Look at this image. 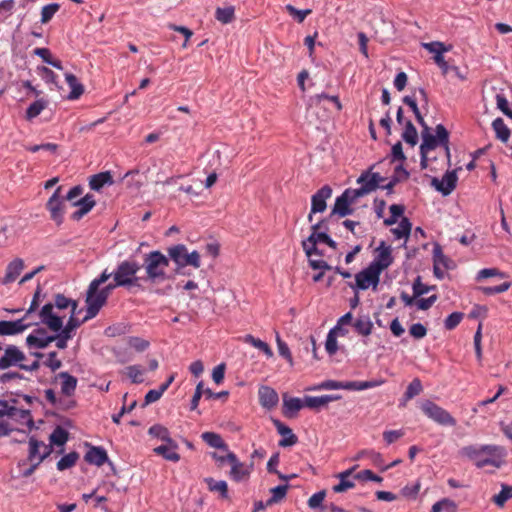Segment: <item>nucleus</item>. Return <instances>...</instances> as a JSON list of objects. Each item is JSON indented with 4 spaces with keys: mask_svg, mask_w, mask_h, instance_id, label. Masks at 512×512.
<instances>
[{
    "mask_svg": "<svg viewBox=\"0 0 512 512\" xmlns=\"http://www.w3.org/2000/svg\"><path fill=\"white\" fill-rule=\"evenodd\" d=\"M457 170L447 171L442 180H439L436 177H433L431 180V185L443 196L450 195L457 185Z\"/></svg>",
    "mask_w": 512,
    "mask_h": 512,
    "instance_id": "4468645a",
    "label": "nucleus"
},
{
    "mask_svg": "<svg viewBox=\"0 0 512 512\" xmlns=\"http://www.w3.org/2000/svg\"><path fill=\"white\" fill-rule=\"evenodd\" d=\"M47 106V101L38 99L34 101L26 110V119L32 120L37 117Z\"/></svg>",
    "mask_w": 512,
    "mask_h": 512,
    "instance_id": "864d4df0",
    "label": "nucleus"
},
{
    "mask_svg": "<svg viewBox=\"0 0 512 512\" xmlns=\"http://www.w3.org/2000/svg\"><path fill=\"white\" fill-rule=\"evenodd\" d=\"M178 448H173L169 444L160 445L153 449V452L157 455L162 456L165 460L178 462L180 460V455L177 453Z\"/></svg>",
    "mask_w": 512,
    "mask_h": 512,
    "instance_id": "c9c22d12",
    "label": "nucleus"
},
{
    "mask_svg": "<svg viewBox=\"0 0 512 512\" xmlns=\"http://www.w3.org/2000/svg\"><path fill=\"white\" fill-rule=\"evenodd\" d=\"M128 345L137 352H143L149 347L150 343L140 337H129Z\"/></svg>",
    "mask_w": 512,
    "mask_h": 512,
    "instance_id": "0e129e2a",
    "label": "nucleus"
},
{
    "mask_svg": "<svg viewBox=\"0 0 512 512\" xmlns=\"http://www.w3.org/2000/svg\"><path fill=\"white\" fill-rule=\"evenodd\" d=\"M483 454H487L488 457L483 460L477 461L476 467L483 468L487 465H492L496 468H500L504 465V458L507 455L506 449L499 445H482Z\"/></svg>",
    "mask_w": 512,
    "mask_h": 512,
    "instance_id": "1a4fd4ad",
    "label": "nucleus"
},
{
    "mask_svg": "<svg viewBox=\"0 0 512 512\" xmlns=\"http://www.w3.org/2000/svg\"><path fill=\"white\" fill-rule=\"evenodd\" d=\"M435 132L436 134L433 135L431 133V129H425V131H421L422 143L420 145V150L429 153L431 150L441 146L444 148L446 157L450 162L449 132L442 124H438L435 127Z\"/></svg>",
    "mask_w": 512,
    "mask_h": 512,
    "instance_id": "39448f33",
    "label": "nucleus"
},
{
    "mask_svg": "<svg viewBox=\"0 0 512 512\" xmlns=\"http://www.w3.org/2000/svg\"><path fill=\"white\" fill-rule=\"evenodd\" d=\"M128 377L133 383L139 384L143 382V371L138 365H131L126 368Z\"/></svg>",
    "mask_w": 512,
    "mask_h": 512,
    "instance_id": "338daca9",
    "label": "nucleus"
},
{
    "mask_svg": "<svg viewBox=\"0 0 512 512\" xmlns=\"http://www.w3.org/2000/svg\"><path fill=\"white\" fill-rule=\"evenodd\" d=\"M380 274L377 270H375L373 267L368 265L365 269L361 270L355 275V285L352 283H349V286L352 289H360V290H366L370 286H372L373 290L377 289V286L380 281Z\"/></svg>",
    "mask_w": 512,
    "mask_h": 512,
    "instance_id": "9d476101",
    "label": "nucleus"
},
{
    "mask_svg": "<svg viewBox=\"0 0 512 512\" xmlns=\"http://www.w3.org/2000/svg\"><path fill=\"white\" fill-rule=\"evenodd\" d=\"M370 170H365L357 179V183L361 184V188L366 195L378 189L377 184L370 177Z\"/></svg>",
    "mask_w": 512,
    "mask_h": 512,
    "instance_id": "37998d69",
    "label": "nucleus"
},
{
    "mask_svg": "<svg viewBox=\"0 0 512 512\" xmlns=\"http://www.w3.org/2000/svg\"><path fill=\"white\" fill-rule=\"evenodd\" d=\"M410 173L403 167V164H399L395 167L394 173L391 176L389 182L382 186V189L387 191L390 195L393 193V188L400 182L405 181L409 178Z\"/></svg>",
    "mask_w": 512,
    "mask_h": 512,
    "instance_id": "393cba45",
    "label": "nucleus"
},
{
    "mask_svg": "<svg viewBox=\"0 0 512 512\" xmlns=\"http://www.w3.org/2000/svg\"><path fill=\"white\" fill-rule=\"evenodd\" d=\"M201 438L210 447L228 451V445L223 441L222 437L215 432H204Z\"/></svg>",
    "mask_w": 512,
    "mask_h": 512,
    "instance_id": "f704fd0d",
    "label": "nucleus"
},
{
    "mask_svg": "<svg viewBox=\"0 0 512 512\" xmlns=\"http://www.w3.org/2000/svg\"><path fill=\"white\" fill-rule=\"evenodd\" d=\"M463 319L462 312L451 313L444 321V326L447 330H453L456 328Z\"/></svg>",
    "mask_w": 512,
    "mask_h": 512,
    "instance_id": "e2e57ef3",
    "label": "nucleus"
},
{
    "mask_svg": "<svg viewBox=\"0 0 512 512\" xmlns=\"http://www.w3.org/2000/svg\"><path fill=\"white\" fill-rule=\"evenodd\" d=\"M61 187H58L46 203L51 219L61 225L64 220L65 199L60 197Z\"/></svg>",
    "mask_w": 512,
    "mask_h": 512,
    "instance_id": "ddd939ff",
    "label": "nucleus"
},
{
    "mask_svg": "<svg viewBox=\"0 0 512 512\" xmlns=\"http://www.w3.org/2000/svg\"><path fill=\"white\" fill-rule=\"evenodd\" d=\"M412 223L406 217H403L399 222L397 228L392 229V233L395 235L397 239L408 238L411 233Z\"/></svg>",
    "mask_w": 512,
    "mask_h": 512,
    "instance_id": "09e8293b",
    "label": "nucleus"
},
{
    "mask_svg": "<svg viewBox=\"0 0 512 512\" xmlns=\"http://www.w3.org/2000/svg\"><path fill=\"white\" fill-rule=\"evenodd\" d=\"M113 184L114 180L110 171L100 172L89 178V187L94 191H100L105 185Z\"/></svg>",
    "mask_w": 512,
    "mask_h": 512,
    "instance_id": "a878e982",
    "label": "nucleus"
},
{
    "mask_svg": "<svg viewBox=\"0 0 512 512\" xmlns=\"http://www.w3.org/2000/svg\"><path fill=\"white\" fill-rule=\"evenodd\" d=\"M59 8L60 5L58 3H50L45 5L41 10V22L43 24L48 23L59 10Z\"/></svg>",
    "mask_w": 512,
    "mask_h": 512,
    "instance_id": "6e6d98bb",
    "label": "nucleus"
},
{
    "mask_svg": "<svg viewBox=\"0 0 512 512\" xmlns=\"http://www.w3.org/2000/svg\"><path fill=\"white\" fill-rule=\"evenodd\" d=\"M497 108L501 110L507 117L512 118V109L509 107L508 100L503 94L496 95Z\"/></svg>",
    "mask_w": 512,
    "mask_h": 512,
    "instance_id": "774afa93",
    "label": "nucleus"
},
{
    "mask_svg": "<svg viewBox=\"0 0 512 512\" xmlns=\"http://www.w3.org/2000/svg\"><path fill=\"white\" fill-rule=\"evenodd\" d=\"M384 383V380H371V381H341V389L361 391L374 387H378Z\"/></svg>",
    "mask_w": 512,
    "mask_h": 512,
    "instance_id": "cd10ccee",
    "label": "nucleus"
},
{
    "mask_svg": "<svg viewBox=\"0 0 512 512\" xmlns=\"http://www.w3.org/2000/svg\"><path fill=\"white\" fill-rule=\"evenodd\" d=\"M260 405L268 410L273 409L279 401L277 392L269 386H261L258 391Z\"/></svg>",
    "mask_w": 512,
    "mask_h": 512,
    "instance_id": "aec40b11",
    "label": "nucleus"
},
{
    "mask_svg": "<svg viewBox=\"0 0 512 512\" xmlns=\"http://www.w3.org/2000/svg\"><path fill=\"white\" fill-rule=\"evenodd\" d=\"M69 439V432L61 426H57L51 433L49 440L51 445L63 446Z\"/></svg>",
    "mask_w": 512,
    "mask_h": 512,
    "instance_id": "c03bdc74",
    "label": "nucleus"
},
{
    "mask_svg": "<svg viewBox=\"0 0 512 512\" xmlns=\"http://www.w3.org/2000/svg\"><path fill=\"white\" fill-rule=\"evenodd\" d=\"M84 460L89 464L100 467L108 461V455L103 447L90 446L89 450L84 456Z\"/></svg>",
    "mask_w": 512,
    "mask_h": 512,
    "instance_id": "4be33fe9",
    "label": "nucleus"
},
{
    "mask_svg": "<svg viewBox=\"0 0 512 512\" xmlns=\"http://www.w3.org/2000/svg\"><path fill=\"white\" fill-rule=\"evenodd\" d=\"M512 498V486L507 484L501 485V491L494 495L492 501L500 508H503L506 501Z\"/></svg>",
    "mask_w": 512,
    "mask_h": 512,
    "instance_id": "49530a36",
    "label": "nucleus"
},
{
    "mask_svg": "<svg viewBox=\"0 0 512 512\" xmlns=\"http://www.w3.org/2000/svg\"><path fill=\"white\" fill-rule=\"evenodd\" d=\"M351 205L352 203L348 200L346 195H343L342 193L336 198L329 218H332L334 215H337L341 218L351 215L354 212V209L351 208Z\"/></svg>",
    "mask_w": 512,
    "mask_h": 512,
    "instance_id": "5701e85b",
    "label": "nucleus"
},
{
    "mask_svg": "<svg viewBox=\"0 0 512 512\" xmlns=\"http://www.w3.org/2000/svg\"><path fill=\"white\" fill-rule=\"evenodd\" d=\"M322 223H315L311 226V234L302 241V248L308 258L312 255L322 256V252L317 248L318 243H324L330 238L326 231L321 230Z\"/></svg>",
    "mask_w": 512,
    "mask_h": 512,
    "instance_id": "0eeeda50",
    "label": "nucleus"
},
{
    "mask_svg": "<svg viewBox=\"0 0 512 512\" xmlns=\"http://www.w3.org/2000/svg\"><path fill=\"white\" fill-rule=\"evenodd\" d=\"M433 264L439 265L446 270H452L455 268V262L447 257L439 244H436L433 248Z\"/></svg>",
    "mask_w": 512,
    "mask_h": 512,
    "instance_id": "c756f323",
    "label": "nucleus"
},
{
    "mask_svg": "<svg viewBox=\"0 0 512 512\" xmlns=\"http://www.w3.org/2000/svg\"><path fill=\"white\" fill-rule=\"evenodd\" d=\"M459 454L463 457H467L468 459L474 461L476 464L477 461L483 460L484 458H481V455H483L482 447H477L474 445H468L465 447H462L459 451Z\"/></svg>",
    "mask_w": 512,
    "mask_h": 512,
    "instance_id": "a18cd8bd",
    "label": "nucleus"
},
{
    "mask_svg": "<svg viewBox=\"0 0 512 512\" xmlns=\"http://www.w3.org/2000/svg\"><path fill=\"white\" fill-rule=\"evenodd\" d=\"M341 399V395H322V396H305V407L310 409H320L332 401Z\"/></svg>",
    "mask_w": 512,
    "mask_h": 512,
    "instance_id": "bb28decb",
    "label": "nucleus"
},
{
    "mask_svg": "<svg viewBox=\"0 0 512 512\" xmlns=\"http://www.w3.org/2000/svg\"><path fill=\"white\" fill-rule=\"evenodd\" d=\"M511 287V282H503L497 286H486L480 287L479 289L483 292V294L490 296L495 294H500L507 291Z\"/></svg>",
    "mask_w": 512,
    "mask_h": 512,
    "instance_id": "052dcab7",
    "label": "nucleus"
},
{
    "mask_svg": "<svg viewBox=\"0 0 512 512\" xmlns=\"http://www.w3.org/2000/svg\"><path fill=\"white\" fill-rule=\"evenodd\" d=\"M117 287H121V285H116V281L113 280L105 287L101 289L99 287L97 292L92 295L91 299L86 297V319H92L99 313L100 309L106 304L111 292Z\"/></svg>",
    "mask_w": 512,
    "mask_h": 512,
    "instance_id": "423d86ee",
    "label": "nucleus"
},
{
    "mask_svg": "<svg viewBox=\"0 0 512 512\" xmlns=\"http://www.w3.org/2000/svg\"><path fill=\"white\" fill-rule=\"evenodd\" d=\"M412 289L414 297L418 298L424 294H427L432 289V287H429L426 284L422 283L421 277L417 276L413 282Z\"/></svg>",
    "mask_w": 512,
    "mask_h": 512,
    "instance_id": "69168bd1",
    "label": "nucleus"
},
{
    "mask_svg": "<svg viewBox=\"0 0 512 512\" xmlns=\"http://www.w3.org/2000/svg\"><path fill=\"white\" fill-rule=\"evenodd\" d=\"M285 9L286 11L291 15L293 16L299 23H302L305 18L311 14L312 10L311 9H305V10H299L297 8H295L293 5L291 4H287L285 6Z\"/></svg>",
    "mask_w": 512,
    "mask_h": 512,
    "instance_id": "680f3d73",
    "label": "nucleus"
},
{
    "mask_svg": "<svg viewBox=\"0 0 512 512\" xmlns=\"http://www.w3.org/2000/svg\"><path fill=\"white\" fill-rule=\"evenodd\" d=\"M79 459V454L76 451H72L66 455H64L58 462H57V469L59 471H64L66 469H69L73 467L77 460Z\"/></svg>",
    "mask_w": 512,
    "mask_h": 512,
    "instance_id": "3c124183",
    "label": "nucleus"
},
{
    "mask_svg": "<svg viewBox=\"0 0 512 512\" xmlns=\"http://www.w3.org/2000/svg\"><path fill=\"white\" fill-rule=\"evenodd\" d=\"M0 352H2L1 345ZM25 359V354L16 345H7L3 354L0 356V370H6L13 366L20 368V365Z\"/></svg>",
    "mask_w": 512,
    "mask_h": 512,
    "instance_id": "9b49d317",
    "label": "nucleus"
},
{
    "mask_svg": "<svg viewBox=\"0 0 512 512\" xmlns=\"http://www.w3.org/2000/svg\"><path fill=\"white\" fill-rule=\"evenodd\" d=\"M145 180L146 176L140 174L138 169L127 171L121 178V181L125 182L126 188L133 191H139L144 185Z\"/></svg>",
    "mask_w": 512,
    "mask_h": 512,
    "instance_id": "412c9836",
    "label": "nucleus"
},
{
    "mask_svg": "<svg viewBox=\"0 0 512 512\" xmlns=\"http://www.w3.org/2000/svg\"><path fill=\"white\" fill-rule=\"evenodd\" d=\"M167 253L176 265L175 274H185V267L188 265L196 269L201 266L200 254L196 250L188 253L187 247L184 244L169 247Z\"/></svg>",
    "mask_w": 512,
    "mask_h": 512,
    "instance_id": "20e7f679",
    "label": "nucleus"
},
{
    "mask_svg": "<svg viewBox=\"0 0 512 512\" xmlns=\"http://www.w3.org/2000/svg\"><path fill=\"white\" fill-rule=\"evenodd\" d=\"M288 489V484L278 485L274 488H271L270 493L272 494V496L267 500V504L274 505L281 502L286 497Z\"/></svg>",
    "mask_w": 512,
    "mask_h": 512,
    "instance_id": "de8ad7c7",
    "label": "nucleus"
},
{
    "mask_svg": "<svg viewBox=\"0 0 512 512\" xmlns=\"http://www.w3.org/2000/svg\"><path fill=\"white\" fill-rule=\"evenodd\" d=\"M375 253V258L369 265L381 273L393 263L391 246L387 245L385 241H381L375 249Z\"/></svg>",
    "mask_w": 512,
    "mask_h": 512,
    "instance_id": "f8f14e48",
    "label": "nucleus"
},
{
    "mask_svg": "<svg viewBox=\"0 0 512 512\" xmlns=\"http://www.w3.org/2000/svg\"><path fill=\"white\" fill-rule=\"evenodd\" d=\"M244 341L246 343L251 344L255 348H258L259 350H261L268 358L273 356V351L266 342H264L258 338H255L254 336H252L250 334L245 336Z\"/></svg>",
    "mask_w": 512,
    "mask_h": 512,
    "instance_id": "8fccbe9b",
    "label": "nucleus"
},
{
    "mask_svg": "<svg viewBox=\"0 0 512 512\" xmlns=\"http://www.w3.org/2000/svg\"><path fill=\"white\" fill-rule=\"evenodd\" d=\"M304 406H305V400L302 401L300 398H297V397L287 398L286 396H284V398H283V407H284L283 413L286 416H291L292 413L298 412Z\"/></svg>",
    "mask_w": 512,
    "mask_h": 512,
    "instance_id": "e433bc0d",
    "label": "nucleus"
},
{
    "mask_svg": "<svg viewBox=\"0 0 512 512\" xmlns=\"http://www.w3.org/2000/svg\"><path fill=\"white\" fill-rule=\"evenodd\" d=\"M95 205L96 200L94 198V195L90 193L86 194L79 200L74 201L73 206L78 207V209L71 215L72 220H81L86 214H88L94 208Z\"/></svg>",
    "mask_w": 512,
    "mask_h": 512,
    "instance_id": "a211bd4d",
    "label": "nucleus"
},
{
    "mask_svg": "<svg viewBox=\"0 0 512 512\" xmlns=\"http://www.w3.org/2000/svg\"><path fill=\"white\" fill-rule=\"evenodd\" d=\"M401 137L412 147L418 143V132L411 120L405 121L404 131L402 132Z\"/></svg>",
    "mask_w": 512,
    "mask_h": 512,
    "instance_id": "4c0bfd02",
    "label": "nucleus"
},
{
    "mask_svg": "<svg viewBox=\"0 0 512 512\" xmlns=\"http://www.w3.org/2000/svg\"><path fill=\"white\" fill-rule=\"evenodd\" d=\"M422 412L434 422L443 426H455L456 419L444 408L440 407L431 400H425L421 404Z\"/></svg>",
    "mask_w": 512,
    "mask_h": 512,
    "instance_id": "6e6552de",
    "label": "nucleus"
},
{
    "mask_svg": "<svg viewBox=\"0 0 512 512\" xmlns=\"http://www.w3.org/2000/svg\"><path fill=\"white\" fill-rule=\"evenodd\" d=\"M422 390H423V386H422L420 379L419 378L413 379L409 383V385L403 395L402 405H405V403L407 401H409L412 398H414L415 396L419 395L422 392Z\"/></svg>",
    "mask_w": 512,
    "mask_h": 512,
    "instance_id": "79ce46f5",
    "label": "nucleus"
},
{
    "mask_svg": "<svg viewBox=\"0 0 512 512\" xmlns=\"http://www.w3.org/2000/svg\"><path fill=\"white\" fill-rule=\"evenodd\" d=\"M332 195V189L329 185L322 186L311 197V214L322 213L326 210V201Z\"/></svg>",
    "mask_w": 512,
    "mask_h": 512,
    "instance_id": "dca6fc26",
    "label": "nucleus"
},
{
    "mask_svg": "<svg viewBox=\"0 0 512 512\" xmlns=\"http://www.w3.org/2000/svg\"><path fill=\"white\" fill-rule=\"evenodd\" d=\"M39 318L40 322L52 332L62 331L69 335H73V332L88 320L86 319V316L82 320L78 317L69 316V319L64 326L63 318L52 312L51 305H43L39 311Z\"/></svg>",
    "mask_w": 512,
    "mask_h": 512,
    "instance_id": "f03ea898",
    "label": "nucleus"
},
{
    "mask_svg": "<svg viewBox=\"0 0 512 512\" xmlns=\"http://www.w3.org/2000/svg\"><path fill=\"white\" fill-rule=\"evenodd\" d=\"M169 263V258L159 250L146 253L143 256V267L146 274L143 280L150 285H158L170 279L166 272Z\"/></svg>",
    "mask_w": 512,
    "mask_h": 512,
    "instance_id": "f257e3e1",
    "label": "nucleus"
},
{
    "mask_svg": "<svg viewBox=\"0 0 512 512\" xmlns=\"http://www.w3.org/2000/svg\"><path fill=\"white\" fill-rule=\"evenodd\" d=\"M272 422L277 429V432L283 436V438L279 441L280 447H290L297 443L298 438L292 432V429L281 422L279 419H272Z\"/></svg>",
    "mask_w": 512,
    "mask_h": 512,
    "instance_id": "6ab92c4d",
    "label": "nucleus"
},
{
    "mask_svg": "<svg viewBox=\"0 0 512 512\" xmlns=\"http://www.w3.org/2000/svg\"><path fill=\"white\" fill-rule=\"evenodd\" d=\"M148 433L149 435L159 438L165 443L171 445L173 448H178V444L170 437V432L166 427L160 424H155L149 428Z\"/></svg>",
    "mask_w": 512,
    "mask_h": 512,
    "instance_id": "2f4dec72",
    "label": "nucleus"
},
{
    "mask_svg": "<svg viewBox=\"0 0 512 512\" xmlns=\"http://www.w3.org/2000/svg\"><path fill=\"white\" fill-rule=\"evenodd\" d=\"M57 377L62 379L61 393L68 397L72 396L77 387V378L68 372H60Z\"/></svg>",
    "mask_w": 512,
    "mask_h": 512,
    "instance_id": "c85d7f7f",
    "label": "nucleus"
},
{
    "mask_svg": "<svg viewBox=\"0 0 512 512\" xmlns=\"http://www.w3.org/2000/svg\"><path fill=\"white\" fill-rule=\"evenodd\" d=\"M34 54L39 56L45 63L53 66L58 70H62V62L59 59L52 57L51 51L48 48H36Z\"/></svg>",
    "mask_w": 512,
    "mask_h": 512,
    "instance_id": "ea45409f",
    "label": "nucleus"
},
{
    "mask_svg": "<svg viewBox=\"0 0 512 512\" xmlns=\"http://www.w3.org/2000/svg\"><path fill=\"white\" fill-rule=\"evenodd\" d=\"M249 475V471L245 469L244 464L239 462L231 467L230 476L231 478L239 482Z\"/></svg>",
    "mask_w": 512,
    "mask_h": 512,
    "instance_id": "bf43d9fd",
    "label": "nucleus"
},
{
    "mask_svg": "<svg viewBox=\"0 0 512 512\" xmlns=\"http://www.w3.org/2000/svg\"><path fill=\"white\" fill-rule=\"evenodd\" d=\"M493 130L495 131L496 137L502 142H507L510 137V129L504 123L502 118H496L492 122Z\"/></svg>",
    "mask_w": 512,
    "mask_h": 512,
    "instance_id": "a19ab883",
    "label": "nucleus"
},
{
    "mask_svg": "<svg viewBox=\"0 0 512 512\" xmlns=\"http://www.w3.org/2000/svg\"><path fill=\"white\" fill-rule=\"evenodd\" d=\"M215 18L223 24L231 23L235 18L234 7L217 8Z\"/></svg>",
    "mask_w": 512,
    "mask_h": 512,
    "instance_id": "603ef678",
    "label": "nucleus"
},
{
    "mask_svg": "<svg viewBox=\"0 0 512 512\" xmlns=\"http://www.w3.org/2000/svg\"><path fill=\"white\" fill-rule=\"evenodd\" d=\"M23 268L24 261L21 258H16L13 261H11L6 267V274L4 278L1 280V283L3 285H7L9 283L14 282L20 275Z\"/></svg>",
    "mask_w": 512,
    "mask_h": 512,
    "instance_id": "b1692460",
    "label": "nucleus"
},
{
    "mask_svg": "<svg viewBox=\"0 0 512 512\" xmlns=\"http://www.w3.org/2000/svg\"><path fill=\"white\" fill-rule=\"evenodd\" d=\"M53 342L51 335L47 334L45 328H37L34 332L27 336L26 344L29 348L44 349Z\"/></svg>",
    "mask_w": 512,
    "mask_h": 512,
    "instance_id": "f3484780",
    "label": "nucleus"
},
{
    "mask_svg": "<svg viewBox=\"0 0 512 512\" xmlns=\"http://www.w3.org/2000/svg\"><path fill=\"white\" fill-rule=\"evenodd\" d=\"M69 304H71V299L66 297L64 294L58 293L54 296V302L46 303L45 305L52 306V312H54V308L58 310H64L69 308Z\"/></svg>",
    "mask_w": 512,
    "mask_h": 512,
    "instance_id": "4d7b16f0",
    "label": "nucleus"
},
{
    "mask_svg": "<svg viewBox=\"0 0 512 512\" xmlns=\"http://www.w3.org/2000/svg\"><path fill=\"white\" fill-rule=\"evenodd\" d=\"M325 349L327 353L332 356L334 355L338 350V344H337V337H336V329H331L328 332L326 343H325Z\"/></svg>",
    "mask_w": 512,
    "mask_h": 512,
    "instance_id": "13d9d810",
    "label": "nucleus"
},
{
    "mask_svg": "<svg viewBox=\"0 0 512 512\" xmlns=\"http://www.w3.org/2000/svg\"><path fill=\"white\" fill-rule=\"evenodd\" d=\"M26 316L14 321H0V336H14L23 333L32 324L26 323Z\"/></svg>",
    "mask_w": 512,
    "mask_h": 512,
    "instance_id": "2eb2a0df",
    "label": "nucleus"
},
{
    "mask_svg": "<svg viewBox=\"0 0 512 512\" xmlns=\"http://www.w3.org/2000/svg\"><path fill=\"white\" fill-rule=\"evenodd\" d=\"M355 331L361 336H369L373 330V322L369 315H360L353 323Z\"/></svg>",
    "mask_w": 512,
    "mask_h": 512,
    "instance_id": "473e14b6",
    "label": "nucleus"
},
{
    "mask_svg": "<svg viewBox=\"0 0 512 512\" xmlns=\"http://www.w3.org/2000/svg\"><path fill=\"white\" fill-rule=\"evenodd\" d=\"M422 46L430 53H434V55H443L444 52H447L452 48L451 45L446 46L444 43L439 41L423 43Z\"/></svg>",
    "mask_w": 512,
    "mask_h": 512,
    "instance_id": "5fc2aeb1",
    "label": "nucleus"
},
{
    "mask_svg": "<svg viewBox=\"0 0 512 512\" xmlns=\"http://www.w3.org/2000/svg\"><path fill=\"white\" fill-rule=\"evenodd\" d=\"M204 482L207 484L209 491L219 493L222 499H228V485L224 480H215L212 477H207L204 479Z\"/></svg>",
    "mask_w": 512,
    "mask_h": 512,
    "instance_id": "72a5a7b5",
    "label": "nucleus"
},
{
    "mask_svg": "<svg viewBox=\"0 0 512 512\" xmlns=\"http://www.w3.org/2000/svg\"><path fill=\"white\" fill-rule=\"evenodd\" d=\"M141 269V265L135 260H124L117 265L114 270L113 280L116 281V285L121 287L132 289L138 288L143 290V286L140 283V279L137 273Z\"/></svg>",
    "mask_w": 512,
    "mask_h": 512,
    "instance_id": "7ed1b4c3",
    "label": "nucleus"
},
{
    "mask_svg": "<svg viewBox=\"0 0 512 512\" xmlns=\"http://www.w3.org/2000/svg\"><path fill=\"white\" fill-rule=\"evenodd\" d=\"M113 274H114V271L113 272H108L107 269H105L100 275L99 277L95 278L94 280H92L88 286V289H87V298L91 299L92 295L97 292V289L102 285L104 284L109 278L113 277Z\"/></svg>",
    "mask_w": 512,
    "mask_h": 512,
    "instance_id": "58836bf2",
    "label": "nucleus"
},
{
    "mask_svg": "<svg viewBox=\"0 0 512 512\" xmlns=\"http://www.w3.org/2000/svg\"><path fill=\"white\" fill-rule=\"evenodd\" d=\"M65 80L71 89L67 98L69 100L78 99L84 93V86L78 81V78L72 73H66Z\"/></svg>",
    "mask_w": 512,
    "mask_h": 512,
    "instance_id": "7c9ffc66",
    "label": "nucleus"
}]
</instances>
